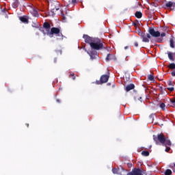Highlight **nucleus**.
Returning <instances> with one entry per match:
<instances>
[{
    "mask_svg": "<svg viewBox=\"0 0 175 175\" xmlns=\"http://www.w3.org/2000/svg\"><path fill=\"white\" fill-rule=\"evenodd\" d=\"M139 35L141 38H142L143 36H144L146 35V33H143V32H141V33H139Z\"/></svg>",
    "mask_w": 175,
    "mask_h": 175,
    "instance_id": "473e14b6",
    "label": "nucleus"
},
{
    "mask_svg": "<svg viewBox=\"0 0 175 175\" xmlns=\"http://www.w3.org/2000/svg\"><path fill=\"white\" fill-rule=\"evenodd\" d=\"M172 173V171L170 170L167 169L165 170L164 174L165 175H171Z\"/></svg>",
    "mask_w": 175,
    "mask_h": 175,
    "instance_id": "b1692460",
    "label": "nucleus"
},
{
    "mask_svg": "<svg viewBox=\"0 0 175 175\" xmlns=\"http://www.w3.org/2000/svg\"><path fill=\"white\" fill-rule=\"evenodd\" d=\"M170 45L172 49H174V40H173V38H171L170 40Z\"/></svg>",
    "mask_w": 175,
    "mask_h": 175,
    "instance_id": "6ab92c4d",
    "label": "nucleus"
},
{
    "mask_svg": "<svg viewBox=\"0 0 175 175\" xmlns=\"http://www.w3.org/2000/svg\"><path fill=\"white\" fill-rule=\"evenodd\" d=\"M83 38L85 40V43L90 44V47H91L92 44L94 43V41L95 40V39L96 38H92L87 34H84L83 36Z\"/></svg>",
    "mask_w": 175,
    "mask_h": 175,
    "instance_id": "20e7f679",
    "label": "nucleus"
},
{
    "mask_svg": "<svg viewBox=\"0 0 175 175\" xmlns=\"http://www.w3.org/2000/svg\"><path fill=\"white\" fill-rule=\"evenodd\" d=\"M142 42L144 43H148L150 42V39H151V36L150 33L145 34L142 38Z\"/></svg>",
    "mask_w": 175,
    "mask_h": 175,
    "instance_id": "1a4fd4ad",
    "label": "nucleus"
},
{
    "mask_svg": "<svg viewBox=\"0 0 175 175\" xmlns=\"http://www.w3.org/2000/svg\"><path fill=\"white\" fill-rule=\"evenodd\" d=\"M148 3H149V5H150L153 8H158V3H156V2L150 3V1H148Z\"/></svg>",
    "mask_w": 175,
    "mask_h": 175,
    "instance_id": "412c9836",
    "label": "nucleus"
},
{
    "mask_svg": "<svg viewBox=\"0 0 175 175\" xmlns=\"http://www.w3.org/2000/svg\"><path fill=\"white\" fill-rule=\"evenodd\" d=\"M171 106L175 107V98L170 99Z\"/></svg>",
    "mask_w": 175,
    "mask_h": 175,
    "instance_id": "5701e85b",
    "label": "nucleus"
},
{
    "mask_svg": "<svg viewBox=\"0 0 175 175\" xmlns=\"http://www.w3.org/2000/svg\"><path fill=\"white\" fill-rule=\"evenodd\" d=\"M167 90H168V91H170L171 92H173V91H174V88H173V87L168 88H167Z\"/></svg>",
    "mask_w": 175,
    "mask_h": 175,
    "instance_id": "7c9ffc66",
    "label": "nucleus"
},
{
    "mask_svg": "<svg viewBox=\"0 0 175 175\" xmlns=\"http://www.w3.org/2000/svg\"><path fill=\"white\" fill-rule=\"evenodd\" d=\"M27 128L29 126V124H26Z\"/></svg>",
    "mask_w": 175,
    "mask_h": 175,
    "instance_id": "37998d69",
    "label": "nucleus"
},
{
    "mask_svg": "<svg viewBox=\"0 0 175 175\" xmlns=\"http://www.w3.org/2000/svg\"><path fill=\"white\" fill-rule=\"evenodd\" d=\"M134 89H135V85L133 83L128 85L127 86H126V88H125L126 92H129V91Z\"/></svg>",
    "mask_w": 175,
    "mask_h": 175,
    "instance_id": "9d476101",
    "label": "nucleus"
},
{
    "mask_svg": "<svg viewBox=\"0 0 175 175\" xmlns=\"http://www.w3.org/2000/svg\"><path fill=\"white\" fill-rule=\"evenodd\" d=\"M165 8H168L171 10H174L175 8V2L168 1L165 3Z\"/></svg>",
    "mask_w": 175,
    "mask_h": 175,
    "instance_id": "6e6552de",
    "label": "nucleus"
},
{
    "mask_svg": "<svg viewBox=\"0 0 175 175\" xmlns=\"http://www.w3.org/2000/svg\"><path fill=\"white\" fill-rule=\"evenodd\" d=\"M153 140H154L156 144H165V142H166V137H165V135L163 134L160 133L158 134L157 136L154 135L153 136Z\"/></svg>",
    "mask_w": 175,
    "mask_h": 175,
    "instance_id": "f03ea898",
    "label": "nucleus"
},
{
    "mask_svg": "<svg viewBox=\"0 0 175 175\" xmlns=\"http://www.w3.org/2000/svg\"><path fill=\"white\" fill-rule=\"evenodd\" d=\"M142 155H143V157H148V155H150V152L144 150L142 152Z\"/></svg>",
    "mask_w": 175,
    "mask_h": 175,
    "instance_id": "a211bd4d",
    "label": "nucleus"
},
{
    "mask_svg": "<svg viewBox=\"0 0 175 175\" xmlns=\"http://www.w3.org/2000/svg\"><path fill=\"white\" fill-rule=\"evenodd\" d=\"M146 2H148V0H146Z\"/></svg>",
    "mask_w": 175,
    "mask_h": 175,
    "instance_id": "49530a36",
    "label": "nucleus"
},
{
    "mask_svg": "<svg viewBox=\"0 0 175 175\" xmlns=\"http://www.w3.org/2000/svg\"><path fill=\"white\" fill-rule=\"evenodd\" d=\"M120 170L121 168H113L112 173H113V174H120Z\"/></svg>",
    "mask_w": 175,
    "mask_h": 175,
    "instance_id": "dca6fc26",
    "label": "nucleus"
},
{
    "mask_svg": "<svg viewBox=\"0 0 175 175\" xmlns=\"http://www.w3.org/2000/svg\"><path fill=\"white\" fill-rule=\"evenodd\" d=\"M148 32L153 38H159L161 33L159 31H155V29L152 27H149Z\"/></svg>",
    "mask_w": 175,
    "mask_h": 175,
    "instance_id": "423d86ee",
    "label": "nucleus"
},
{
    "mask_svg": "<svg viewBox=\"0 0 175 175\" xmlns=\"http://www.w3.org/2000/svg\"><path fill=\"white\" fill-rule=\"evenodd\" d=\"M68 77H70V79H72L73 80H76V75H75V73L73 72H70Z\"/></svg>",
    "mask_w": 175,
    "mask_h": 175,
    "instance_id": "aec40b11",
    "label": "nucleus"
},
{
    "mask_svg": "<svg viewBox=\"0 0 175 175\" xmlns=\"http://www.w3.org/2000/svg\"><path fill=\"white\" fill-rule=\"evenodd\" d=\"M46 35L49 36L51 35H55V36H62V33L61 32V29L59 27H52L51 31H47Z\"/></svg>",
    "mask_w": 175,
    "mask_h": 175,
    "instance_id": "7ed1b4c3",
    "label": "nucleus"
},
{
    "mask_svg": "<svg viewBox=\"0 0 175 175\" xmlns=\"http://www.w3.org/2000/svg\"><path fill=\"white\" fill-rule=\"evenodd\" d=\"M18 5H20L18 0H15V1L12 3V8H14V9H17V8H18Z\"/></svg>",
    "mask_w": 175,
    "mask_h": 175,
    "instance_id": "4468645a",
    "label": "nucleus"
},
{
    "mask_svg": "<svg viewBox=\"0 0 175 175\" xmlns=\"http://www.w3.org/2000/svg\"><path fill=\"white\" fill-rule=\"evenodd\" d=\"M139 24V22H133V25H134V27H137V25Z\"/></svg>",
    "mask_w": 175,
    "mask_h": 175,
    "instance_id": "2f4dec72",
    "label": "nucleus"
},
{
    "mask_svg": "<svg viewBox=\"0 0 175 175\" xmlns=\"http://www.w3.org/2000/svg\"><path fill=\"white\" fill-rule=\"evenodd\" d=\"M170 151V147H166V148H165V152H169Z\"/></svg>",
    "mask_w": 175,
    "mask_h": 175,
    "instance_id": "72a5a7b5",
    "label": "nucleus"
},
{
    "mask_svg": "<svg viewBox=\"0 0 175 175\" xmlns=\"http://www.w3.org/2000/svg\"><path fill=\"white\" fill-rule=\"evenodd\" d=\"M156 2H159L161 0H154Z\"/></svg>",
    "mask_w": 175,
    "mask_h": 175,
    "instance_id": "c03bdc74",
    "label": "nucleus"
},
{
    "mask_svg": "<svg viewBox=\"0 0 175 175\" xmlns=\"http://www.w3.org/2000/svg\"><path fill=\"white\" fill-rule=\"evenodd\" d=\"M161 38H165V36H166V33H162L161 34Z\"/></svg>",
    "mask_w": 175,
    "mask_h": 175,
    "instance_id": "c9c22d12",
    "label": "nucleus"
},
{
    "mask_svg": "<svg viewBox=\"0 0 175 175\" xmlns=\"http://www.w3.org/2000/svg\"><path fill=\"white\" fill-rule=\"evenodd\" d=\"M52 10L53 11V12H57V11H58V10H59V7H53L52 8Z\"/></svg>",
    "mask_w": 175,
    "mask_h": 175,
    "instance_id": "c85d7f7f",
    "label": "nucleus"
},
{
    "mask_svg": "<svg viewBox=\"0 0 175 175\" xmlns=\"http://www.w3.org/2000/svg\"><path fill=\"white\" fill-rule=\"evenodd\" d=\"M109 76L107 75H103L100 77V81H96V84H103L105 83H107V81H109Z\"/></svg>",
    "mask_w": 175,
    "mask_h": 175,
    "instance_id": "39448f33",
    "label": "nucleus"
},
{
    "mask_svg": "<svg viewBox=\"0 0 175 175\" xmlns=\"http://www.w3.org/2000/svg\"><path fill=\"white\" fill-rule=\"evenodd\" d=\"M164 144H165V147H167V146H172V142H170V139L165 138Z\"/></svg>",
    "mask_w": 175,
    "mask_h": 175,
    "instance_id": "2eb2a0df",
    "label": "nucleus"
},
{
    "mask_svg": "<svg viewBox=\"0 0 175 175\" xmlns=\"http://www.w3.org/2000/svg\"><path fill=\"white\" fill-rule=\"evenodd\" d=\"M160 107H161V109H162V110H165V107H166V105H165V103H161L160 104Z\"/></svg>",
    "mask_w": 175,
    "mask_h": 175,
    "instance_id": "bb28decb",
    "label": "nucleus"
},
{
    "mask_svg": "<svg viewBox=\"0 0 175 175\" xmlns=\"http://www.w3.org/2000/svg\"><path fill=\"white\" fill-rule=\"evenodd\" d=\"M135 47H139V43L137 42H134Z\"/></svg>",
    "mask_w": 175,
    "mask_h": 175,
    "instance_id": "f704fd0d",
    "label": "nucleus"
},
{
    "mask_svg": "<svg viewBox=\"0 0 175 175\" xmlns=\"http://www.w3.org/2000/svg\"><path fill=\"white\" fill-rule=\"evenodd\" d=\"M170 167L171 169H172V170H173L174 173H175V169H174V166H172V165H170Z\"/></svg>",
    "mask_w": 175,
    "mask_h": 175,
    "instance_id": "4c0bfd02",
    "label": "nucleus"
},
{
    "mask_svg": "<svg viewBox=\"0 0 175 175\" xmlns=\"http://www.w3.org/2000/svg\"><path fill=\"white\" fill-rule=\"evenodd\" d=\"M168 58L170 61H174V58L173 57V53L171 52L168 53Z\"/></svg>",
    "mask_w": 175,
    "mask_h": 175,
    "instance_id": "4be33fe9",
    "label": "nucleus"
},
{
    "mask_svg": "<svg viewBox=\"0 0 175 175\" xmlns=\"http://www.w3.org/2000/svg\"><path fill=\"white\" fill-rule=\"evenodd\" d=\"M168 85H173V83L172 81L168 82Z\"/></svg>",
    "mask_w": 175,
    "mask_h": 175,
    "instance_id": "a19ab883",
    "label": "nucleus"
},
{
    "mask_svg": "<svg viewBox=\"0 0 175 175\" xmlns=\"http://www.w3.org/2000/svg\"><path fill=\"white\" fill-rule=\"evenodd\" d=\"M31 14L33 16V17H38L39 16V13L36 10H33L31 11Z\"/></svg>",
    "mask_w": 175,
    "mask_h": 175,
    "instance_id": "f3484780",
    "label": "nucleus"
},
{
    "mask_svg": "<svg viewBox=\"0 0 175 175\" xmlns=\"http://www.w3.org/2000/svg\"><path fill=\"white\" fill-rule=\"evenodd\" d=\"M171 75L172 76V77H175V70L171 72Z\"/></svg>",
    "mask_w": 175,
    "mask_h": 175,
    "instance_id": "e433bc0d",
    "label": "nucleus"
},
{
    "mask_svg": "<svg viewBox=\"0 0 175 175\" xmlns=\"http://www.w3.org/2000/svg\"><path fill=\"white\" fill-rule=\"evenodd\" d=\"M104 43L105 42L102 40L96 38L90 47L93 50H103V49H106V47H105Z\"/></svg>",
    "mask_w": 175,
    "mask_h": 175,
    "instance_id": "f257e3e1",
    "label": "nucleus"
},
{
    "mask_svg": "<svg viewBox=\"0 0 175 175\" xmlns=\"http://www.w3.org/2000/svg\"><path fill=\"white\" fill-rule=\"evenodd\" d=\"M148 80H150V81H154V75H148Z\"/></svg>",
    "mask_w": 175,
    "mask_h": 175,
    "instance_id": "a878e982",
    "label": "nucleus"
},
{
    "mask_svg": "<svg viewBox=\"0 0 175 175\" xmlns=\"http://www.w3.org/2000/svg\"><path fill=\"white\" fill-rule=\"evenodd\" d=\"M3 13H5V12H6V10H3Z\"/></svg>",
    "mask_w": 175,
    "mask_h": 175,
    "instance_id": "a18cd8bd",
    "label": "nucleus"
},
{
    "mask_svg": "<svg viewBox=\"0 0 175 175\" xmlns=\"http://www.w3.org/2000/svg\"><path fill=\"white\" fill-rule=\"evenodd\" d=\"M43 27L47 31H50V29L51 28V25H50V23L49 22H45L43 23Z\"/></svg>",
    "mask_w": 175,
    "mask_h": 175,
    "instance_id": "9b49d317",
    "label": "nucleus"
},
{
    "mask_svg": "<svg viewBox=\"0 0 175 175\" xmlns=\"http://www.w3.org/2000/svg\"><path fill=\"white\" fill-rule=\"evenodd\" d=\"M150 118H154V113H152L150 115Z\"/></svg>",
    "mask_w": 175,
    "mask_h": 175,
    "instance_id": "ea45409f",
    "label": "nucleus"
},
{
    "mask_svg": "<svg viewBox=\"0 0 175 175\" xmlns=\"http://www.w3.org/2000/svg\"><path fill=\"white\" fill-rule=\"evenodd\" d=\"M135 16L137 18H142V17H143V13H142V12L137 11Z\"/></svg>",
    "mask_w": 175,
    "mask_h": 175,
    "instance_id": "ddd939ff",
    "label": "nucleus"
},
{
    "mask_svg": "<svg viewBox=\"0 0 175 175\" xmlns=\"http://www.w3.org/2000/svg\"><path fill=\"white\" fill-rule=\"evenodd\" d=\"M111 55H110V53H109L107 55V57H106V61H111Z\"/></svg>",
    "mask_w": 175,
    "mask_h": 175,
    "instance_id": "cd10ccee",
    "label": "nucleus"
},
{
    "mask_svg": "<svg viewBox=\"0 0 175 175\" xmlns=\"http://www.w3.org/2000/svg\"><path fill=\"white\" fill-rule=\"evenodd\" d=\"M85 51H86V53L90 55L92 59H96V57H98V52H96V51H88L87 50H85Z\"/></svg>",
    "mask_w": 175,
    "mask_h": 175,
    "instance_id": "0eeeda50",
    "label": "nucleus"
},
{
    "mask_svg": "<svg viewBox=\"0 0 175 175\" xmlns=\"http://www.w3.org/2000/svg\"><path fill=\"white\" fill-rule=\"evenodd\" d=\"M168 68L170 69H175V64L174 63H171L169 66Z\"/></svg>",
    "mask_w": 175,
    "mask_h": 175,
    "instance_id": "393cba45",
    "label": "nucleus"
},
{
    "mask_svg": "<svg viewBox=\"0 0 175 175\" xmlns=\"http://www.w3.org/2000/svg\"><path fill=\"white\" fill-rule=\"evenodd\" d=\"M70 3H72V5H75V3H77V0H71V2L70 1H69L70 5Z\"/></svg>",
    "mask_w": 175,
    "mask_h": 175,
    "instance_id": "c756f323",
    "label": "nucleus"
},
{
    "mask_svg": "<svg viewBox=\"0 0 175 175\" xmlns=\"http://www.w3.org/2000/svg\"><path fill=\"white\" fill-rule=\"evenodd\" d=\"M56 102H57V103H61V100H59V98H57V99H56Z\"/></svg>",
    "mask_w": 175,
    "mask_h": 175,
    "instance_id": "58836bf2",
    "label": "nucleus"
},
{
    "mask_svg": "<svg viewBox=\"0 0 175 175\" xmlns=\"http://www.w3.org/2000/svg\"><path fill=\"white\" fill-rule=\"evenodd\" d=\"M127 166H129V167H132L133 165H132V163H128Z\"/></svg>",
    "mask_w": 175,
    "mask_h": 175,
    "instance_id": "79ce46f5",
    "label": "nucleus"
},
{
    "mask_svg": "<svg viewBox=\"0 0 175 175\" xmlns=\"http://www.w3.org/2000/svg\"><path fill=\"white\" fill-rule=\"evenodd\" d=\"M19 20H21V21L22 23H24L25 24H28V23H29V21H28L27 18L25 17V16H21L19 18Z\"/></svg>",
    "mask_w": 175,
    "mask_h": 175,
    "instance_id": "f8f14e48",
    "label": "nucleus"
}]
</instances>
